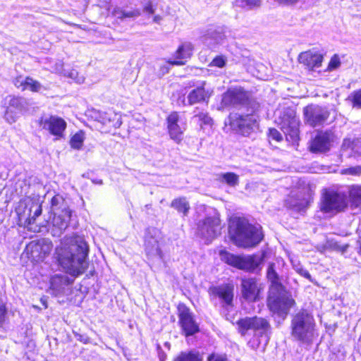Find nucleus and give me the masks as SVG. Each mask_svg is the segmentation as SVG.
Here are the masks:
<instances>
[{
	"label": "nucleus",
	"mask_w": 361,
	"mask_h": 361,
	"mask_svg": "<svg viewBox=\"0 0 361 361\" xmlns=\"http://www.w3.org/2000/svg\"><path fill=\"white\" fill-rule=\"evenodd\" d=\"M226 57L224 56H217L212 61L209 66L223 68L226 66Z\"/></svg>",
	"instance_id": "nucleus-43"
},
{
	"label": "nucleus",
	"mask_w": 361,
	"mask_h": 361,
	"mask_svg": "<svg viewBox=\"0 0 361 361\" xmlns=\"http://www.w3.org/2000/svg\"><path fill=\"white\" fill-rule=\"evenodd\" d=\"M221 104L222 107L238 106L246 105L247 109H252V111H257L259 104L255 99H249L247 93L241 88L228 90L222 95Z\"/></svg>",
	"instance_id": "nucleus-7"
},
{
	"label": "nucleus",
	"mask_w": 361,
	"mask_h": 361,
	"mask_svg": "<svg viewBox=\"0 0 361 361\" xmlns=\"http://www.w3.org/2000/svg\"><path fill=\"white\" fill-rule=\"evenodd\" d=\"M360 252L361 254V245H360Z\"/></svg>",
	"instance_id": "nucleus-55"
},
{
	"label": "nucleus",
	"mask_w": 361,
	"mask_h": 361,
	"mask_svg": "<svg viewBox=\"0 0 361 361\" xmlns=\"http://www.w3.org/2000/svg\"><path fill=\"white\" fill-rule=\"evenodd\" d=\"M25 90H29L34 92H39L46 88L37 80L30 77H26Z\"/></svg>",
	"instance_id": "nucleus-38"
},
{
	"label": "nucleus",
	"mask_w": 361,
	"mask_h": 361,
	"mask_svg": "<svg viewBox=\"0 0 361 361\" xmlns=\"http://www.w3.org/2000/svg\"><path fill=\"white\" fill-rule=\"evenodd\" d=\"M141 14L137 8L126 10L120 7H115L111 11V15L116 19L123 20L126 18H135Z\"/></svg>",
	"instance_id": "nucleus-30"
},
{
	"label": "nucleus",
	"mask_w": 361,
	"mask_h": 361,
	"mask_svg": "<svg viewBox=\"0 0 361 361\" xmlns=\"http://www.w3.org/2000/svg\"><path fill=\"white\" fill-rule=\"evenodd\" d=\"M167 129L171 140L180 143L186 130V122L177 111L171 112L166 118Z\"/></svg>",
	"instance_id": "nucleus-12"
},
{
	"label": "nucleus",
	"mask_w": 361,
	"mask_h": 361,
	"mask_svg": "<svg viewBox=\"0 0 361 361\" xmlns=\"http://www.w3.org/2000/svg\"><path fill=\"white\" fill-rule=\"evenodd\" d=\"M275 1L280 4H294V3H296L298 0H275Z\"/></svg>",
	"instance_id": "nucleus-52"
},
{
	"label": "nucleus",
	"mask_w": 361,
	"mask_h": 361,
	"mask_svg": "<svg viewBox=\"0 0 361 361\" xmlns=\"http://www.w3.org/2000/svg\"><path fill=\"white\" fill-rule=\"evenodd\" d=\"M315 321L305 310L296 313L291 321V335L298 341L309 344L315 335Z\"/></svg>",
	"instance_id": "nucleus-3"
},
{
	"label": "nucleus",
	"mask_w": 361,
	"mask_h": 361,
	"mask_svg": "<svg viewBox=\"0 0 361 361\" xmlns=\"http://www.w3.org/2000/svg\"><path fill=\"white\" fill-rule=\"evenodd\" d=\"M71 283V281L67 276L56 274L50 279L49 292L51 295L57 296L61 294L65 287Z\"/></svg>",
	"instance_id": "nucleus-27"
},
{
	"label": "nucleus",
	"mask_w": 361,
	"mask_h": 361,
	"mask_svg": "<svg viewBox=\"0 0 361 361\" xmlns=\"http://www.w3.org/2000/svg\"><path fill=\"white\" fill-rule=\"evenodd\" d=\"M206 86V81H202L195 89L189 92L187 99L190 105L200 102L207 103L209 102V98L213 94V90Z\"/></svg>",
	"instance_id": "nucleus-20"
},
{
	"label": "nucleus",
	"mask_w": 361,
	"mask_h": 361,
	"mask_svg": "<svg viewBox=\"0 0 361 361\" xmlns=\"http://www.w3.org/2000/svg\"><path fill=\"white\" fill-rule=\"evenodd\" d=\"M162 20V17L159 15L155 16L153 18V22L159 24Z\"/></svg>",
	"instance_id": "nucleus-53"
},
{
	"label": "nucleus",
	"mask_w": 361,
	"mask_h": 361,
	"mask_svg": "<svg viewBox=\"0 0 361 361\" xmlns=\"http://www.w3.org/2000/svg\"><path fill=\"white\" fill-rule=\"evenodd\" d=\"M332 141L331 134L327 132L318 133L312 140L310 150L313 152H325L329 151Z\"/></svg>",
	"instance_id": "nucleus-25"
},
{
	"label": "nucleus",
	"mask_w": 361,
	"mask_h": 361,
	"mask_svg": "<svg viewBox=\"0 0 361 361\" xmlns=\"http://www.w3.org/2000/svg\"><path fill=\"white\" fill-rule=\"evenodd\" d=\"M39 126L54 135L56 140L63 137L64 131L66 128V122L56 116H50L49 117H42L39 121Z\"/></svg>",
	"instance_id": "nucleus-15"
},
{
	"label": "nucleus",
	"mask_w": 361,
	"mask_h": 361,
	"mask_svg": "<svg viewBox=\"0 0 361 361\" xmlns=\"http://www.w3.org/2000/svg\"><path fill=\"white\" fill-rule=\"evenodd\" d=\"M80 341H83V338H80Z\"/></svg>",
	"instance_id": "nucleus-56"
},
{
	"label": "nucleus",
	"mask_w": 361,
	"mask_h": 361,
	"mask_svg": "<svg viewBox=\"0 0 361 361\" xmlns=\"http://www.w3.org/2000/svg\"><path fill=\"white\" fill-rule=\"evenodd\" d=\"M27 102L25 98L12 97L5 113V117L9 123L16 121L18 114L27 109Z\"/></svg>",
	"instance_id": "nucleus-21"
},
{
	"label": "nucleus",
	"mask_w": 361,
	"mask_h": 361,
	"mask_svg": "<svg viewBox=\"0 0 361 361\" xmlns=\"http://www.w3.org/2000/svg\"><path fill=\"white\" fill-rule=\"evenodd\" d=\"M207 361H227V360L223 355L213 353L208 357Z\"/></svg>",
	"instance_id": "nucleus-50"
},
{
	"label": "nucleus",
	"mask_w": 361,
	"mask_h": 361,
	"mask_svg": "<svg viewBox=\"0 0 361 361\" xmlns=\"http://www.w3.org/2000/svg\"><path fill=\"white\" fill-rule=\"evenodd\" d=\"M293 268L299 274L311 281L310 274L308 272L307 270L303 269L299 263L293 264Z\"/></svg>",
	"instance_id": "nucleus-45"
},
{
	"label": "nucleus",
	"mask_w": 361,
	"mask_h": 361,
	"mask_svg": "<svg viewBox=\"0 0 361 361\" xmlns=\"http://www.w3.org/2000/svg\"><path fill=\"white\" fill-rule=\"evenodd\" d=\"M229 233L236 243L243 247H255L264 238L260 225L250 224L246 220L240 218H234L231 220Z\"/></svg>",
	"instance_id": "nucleus-2"
},
{
	"label": "nucleus",
	"mask_w": 361,
	"mask_h": 361,
	"mask_svg": "<svg viewBox=\"0 0 361 361\" xmlns=\"http://www.w3.org/2000/svg\"><path fill=\"white\" fill-rule=\"evenodd\" d=\"M267 305L271 312L284 319L290 309L295 305V300L290 294L283 290H270Z\"/></svg>",
	"instance_id": "nucleus-5"
},
{
	"label": "nucleus",
	"mask_w": 361,
	"mask_h": 361,
	"mask_svg": "<svg viewBox=\"0 0 361 361\" xmlns=\"http://www.w3.org/2000/svg\"><path fill=\"white\" fill-rule=\"evenodd\" d=\"M145 247L148 255L161 257L159 247V233L156 229L148 230L145 237Z\"/></svg>",
	"instance_id": "nucleus-22"
},
{
	"label": "nucleus",
	"mask_w": 361,
	"mask_h": 361,
	"mask_svg": "<svg viewBox=\"0 0 361 361\" xmlns=\"http://www.w3.org/2000/svg\"><path fill=\"white\" fill-rule=\"evenodd\" d=\"M241 294L243 298L249 302L257 300L261 284L255 278H245L241 280Z\"/></svg>",
	"instance_id": "nucleus-19"
},
{
	"label": "nucleus",
	"mask_w": 361,
	"mask_h": 361,
	"mask_svg": "<svg viewBox=\"0 0 361 361\" xmlns=\"http://www.w3.org/2000/svg\"><path fill=\"white\" fill-rule=\"evenodd\" d=\"M25 80L26 78H23L22 75H19L14 78L13 84L16 87L21 88L22 90H24V87L25 86Z\"/></svg>",
	"instance_id": "nucleus-47"
},
{
	"label": "nucleus",
	"mask_w": 361,
	"mask_h": 361,
	"mask_svg": "<svg viewBox=\"0 0 361 361\" xmlns=\"http://www.w3.org/2000/svg\"><path fill=\"white\" fill-rule=\"evenodd\" d=\"M209 294L221 300L223 306L232 305L233 288L228 285H222L209 288Z\"/></svg>",
	"instance_id": "nucleus-24"
},
{
	"label": "nucleus",
	"mask_w": 361,
	"mask_h": 361,
	"mask_svg": "<svg viewBox=\"0 0 361 361\" xmlns=\"http://www.w3.org/2000/svg\"><path fill=\"white\" fill-rule=\"evenodd\" d=\"M347 101L350 102L352 106L355 109H361V89L353 91L347 97Z\"/></svg>",
	"instance_id": "nucleus-39"
},
{
	"label": "nucleus",
	"mask_w": 361,
	"mask_h": 361,
	"mask_svg": "<svg viewBox=\"0 0 361 361\" xmlns=\"http://www.w3.org/2000/svg\"><path fill=\"white\" fill-rule=\"evenodd\" d=\"M255 112H252V109H247V114L245 115L235 116L231 122V127L244 136L249 135L258 125V117Z\"/></svg>",
	"instance_id": "nucleus-9"
},
{
	"label": "nucleus",
	"mask_w": 361,
	"mask_h": 361,
	"mask_svg": "<svg viewBox=\"0 0 361 361\" xmlns=\"http://www.w3.org/2000/svg\"><path fill=\"white\" fill-rule=\"evenodd\" d=\"M171 207L183 216H187L190 209V203L185 197H180L173 200Z\"/></svg>",
	"instance_id": "nucleus-31"
},
{
	"label": "nucleus",
	"mask_w": 361,
	"mask_h": 361,
	"mask_svg": "<svg viewBox=\"0 0 361 361\" xmlns=\"http://www.w3.org/2000/svg\"><path fill=\"white\" fill-rule=\"evenodd\" d=\"M220 231V220L218 216H207L198 224L197 233L207 243L216 238Z\"/></svg>",
	"instance_id": "nucleus-11"
},
{
	"label": "nucleus",
	"mask_w": 361,
	"mask_h": 361,
	"mask_svg": "<svg viewBox=\"0 0 361 361\" xmlns=\"http://www.w3.org/2000/svg\"><path fill=\"white\" fill-rule=\"evenodd\" d=\"M80 341H83V338H80Z\"/></svg>",
	"instance_id": "nucleus-57"
},
{
	"label": "nucleus",
	"mask_w": 361,
	"mask_h": 361,
	"mask_svg": "<svg viewBox=\"0 0 361 361\" xmlns=\"http://www.w3.org/2000/svg\"><path fill=\"white\" fill-rule=\"evenodd\" d=\"M237 324L241 334L245 335L248 330H252L260 334H266L270 329L267 319L262 317H245L238 321Z\"/></svg>",
	"instance_id": "nucleus-13"
},
{
	"label": "nucleus",
	"mask_w": 361,
	"mask_h": 361,
	"mask_svg": "<svg viewBox=\"0 0 361 361\" xmlns=\"http://www.w3.org/2000/svg\"><path fill=\"white\" fill-rule=\"evenodd\" d=\"M85 139V132L83 130L78 131L71 137L69 142L71 147L76 150H80L83 146Z\"/></svg>",
	"instance_id": "nucleus-35"
},
{
	"label": "nucleus",
	"mask_w": 361,
	"mask_h": 361,
	"mask_svg": "<svg viewBox=\"0 0 361 361\" xmlns=\"http://www.w3.org/2000/svg\"><path fill=\"white\" fill-rule=\"evenodd\" d=\"M276 121L284 134L292 142L299 138V118L295 111L290 107L277 109L275 112Z\"/></svg>",
	"instance_id": "nucleus-4"
},
{
	"label": "nucleus",
	"mask_w": 361,
	"mask_h": 361,
	"mask_svg": "<svg viewBox=\"0 0 361 361\" xmlns=\"http://www.w3.org/2000/svg\"><path fill=\"white\" fill-rule=\"evenodd\" d=\"M342 152L346 156L358 157L361 156V137L355 139H344L342 147Z\"/></svg>",
	"instance_id": "nucleus-26"
},
{
	"label": "nucleus",
	"mask_w": 361,
	"mask_h": 361,
	"mask_svg": "<svg viewBox=\"0 0 361 361\" xmlns=\"http://www.w3.org/2000/svg\"><path fill=\"white\" fill-rule=\"evenodd\" d=\"M262 0H235L237 6L252 10L260 6Z\"/></svg>",
	"instance_id": "nucleus-40"
},
{
	"label": "nucleus",
	"mask_w": 361,
	"mask_h": 361,
	"mask_svg": "<svg viewBox=\"0 0 361 361\" xmlns=\"http://www.w3.org/2000/svg\"><path fill=\"white\" fill-rule=\"evenodd\" d=\"M192 119L199 123L202 128H203V125L211 126L212 124V119L209 116L208 113L205 111L200 110L199 108H195L193 111Z\"/></svg>",
	"instance_id": "nucleus-34"
},
{
	"label": "nucleus",
	"mask_w": 361,
	"mask_h": 361,
	"mask_svg": "<svg viewBox=\"0 0 361 361\" xmlns=\"http://www.w3.org/2000/svg\"><path fill=\"white\" fill-rule=\"evenodd\" d=\"M269 135L272 139H274L278 142L282 140V139H283V137H282V135L281 134V133L274 128L269 130Z\"/></svg>",
	"instance_id": "nucleus-48"
},
{
	"label": "nucleus",
	"mask_w": 361,
	"mask_h": 361,
	"mask_svg": "<svg viewBox=\"0 0 361 361\" xmlns=\"http://www.w3.org/2000/svg\"><path fill=\"white\" fill-rule=\"evenodd\" d=\"M88 254L87 242L82 236L78 235L65 236L55 250L59 264L73 276L81 275L86 271Z\"/></svg>",
	"instance_id": "nucleus-1"
},
{
	"label": "nucleus",
	"mask_w": 361,
	"mask_h": 361,
	"mask_svg": "<svg viewBox=\"0 0 361 361\" xmlns=\"http://www.w3.org/2000/svg\"><path fill=\"white\" fill-rule=\"evenodd\" d=\"M179 324L183 334L186 336L194 335L200 331L199 325L195 322L190 310L185 305H180L178 307Z\"/></svg>",
	"instance_id": "nucleus-16"
},
{
	"label": "nucleus",
	"mask_w": 361,
	"mask_h": 361,
	"mask_svg": "<svg viewBox=\"0 0 361 361\" xmlns=\"http://www.w3.org/2000/svg\"><path fill=\"white\" fill-rule=\"evenodd\" d=\"M220 257L228 264L248 271H255L263 261L260 255L237 256L226 251H221Z\"/></svg>",
	"instance_id": "nucleus-6"
},
{
	"label": "nucleus",
	"mask_w": 361,
	"mask_h": 361,
	"mask_svg": "<svg viewBox=\"0 0 361 361\" xmlns=\"http://www.w3.org/2000/svg\"><path fill=\"white\" fill-rule=\"evenodd\" d=\"M95 183H96L97 184H99V185H102V184L103 183L102 180H97V181H95Z\"/></svg>",
	"instance_id": "nucleus-54"
},
{
	"label": "nucleus",
	"mask_w": 361,
	"mask_h": 361,
	"mask_svg": "<svg viewBox=\"0 0 361 361\" xmlns=\"http://www.w3.org/2000/svg\"><path fill=\"white\" fill-rule=\"evenodd\" d=\"M341 173L345 175L360 176L361 166H355L343 169Z\"/></svg>",
	"instance_id": "nucleus-44"
},
{
	"label": "nucleus",
	"mask_w": 361,
	"mask_h": 361,
	"mask_svg": "<svg viewBox=\"0 0 361 361\" xmlns=\"http://www.w3.org/2000/svg\"><path fill=\"white\" fill-rule=\"evenodd\" d=\"M63 207L68 206L64 202V200L61 196L57 195L51 198V208L52 213H54L56 211H61V208Z\"/></svg>",
	"instance_id": "nucleus-41"
},
{
	"label": "nucleus",
	"mask_w": 361,
	"mask_h": 361,
	"mask_svg": "<svg viewBox=\"0 0 361 361\" xmlns=\"http://www.w3.org/2000/svg\"><path fill=\"white\" fill-rule=\"evenodd\" d=\"M349 197L353 205L358 207L361 204V186L354 185L349 189Z\"/></svg>",
	"instance_id": "nucleus-36"
},
{
	"label": "nucleus",
	"mask_w": 361,
	"mask_h": 361,
	"mask_svg": "<svg viewBox=\"0 0 361 361\" xmlns=\"http://www.w3.org/2000/svg\"><path fill=\"white\" fill-rule=\"evenodd\" d=\"M97 120L103 125L114 128H119L122 124L121 116L111 111L99 113Z\"/></svg>",
	"instance_id": "nucleus-28"
},
{
	"label": "nucleus",
	"mask_w": 361,
	"mask_h": 361,
	"mask_svg": "<svg viewBox=\"0 0 361 361\" xmlns=\"http://www.w3.org/2000/svg\"><path fill=\"white\" fill-rule=\"evenodd\" d=\"M16 212L21 221L28 226L35 223L37 216L42 213V207L39 202L30 197L20 200Z\"/></svg>",
	"instance_id": "nucleus-8"
},
{
	"label": "nucleus",
	"mask_w": 361,
	"mask_h": 361,
	"mask_svg": "<svg viewBox=\"0 0 361 361\" xmlns=\"http://www.w3.org/2000/svg\"><path fill=\"white\" fill-rule=\"evenodd\" d=\"M192 49L193 47L190 43H184L178 48L175 53L174 56L177 60H169L167 62L171 65H183L185 63L182 60L189 59L192 55Z\"/></svg>",
	"instance_id": "nucleus-29"
},
{
	"label": "nucleus",
	"mask_w": 361,
	"mask_h": 361,
	"mask_svg": "<svg viewBox=\"0 0 361 361\" xmlns=\"http://www.w3.org/2000/svg\"><path fill=\"white\" fill-rule=\"evenodd\" d=\"M51 242L45 239L32 241L25 248L28 257L35 262L42 261L51 252Z\"/></svg>",
	"instance_id": "nucleus-14"
},
{
	"label": "nucleus",
	"mask_w": 361,
	"mask_h": 361,
	"mask_svg": "<svg viewBox=\"0 0 361 361\" xmlns=\"http://www.w3.org/2000/svg\"><path fill=\"white\" fill-rule=\"evenodd\" d=\"M219 179L221 182L229 186L235 187L239 183V176L232 172L224 173L220 175Z\"/></svg>",
	"instance_id": "nucleus-37"
},
{
	"label": "nucleus",
	"mask_w": 361,
	"mask_h": 361,
	"mask_svg": "<svg viewBox=\"0 0 361 361\" xmlns=\"http://www.w3.org/2000/svg\"><path fill=\"white\" fill-rule=\"evenodd\" d=\"M304 114L307 122L314 127L324 123L329 116V113L326 108L317 105L305 107Z\"/></svg>",
	"instance_id": "nucleus-18"
},
{
	"label": "nucleus",
	"mask_w": 361,
	"mask_h": 361,
	"mask_svg": "<svg viewBox=\"0 0 361 361\" xmlns=\"http://www.w3.org/2000/svg\"><path fill=\"white\" fill-rule=\"evenodd\" d=\"M144 12L148 14H153L154 13V8H153L152 1H149L144 7Z\"/></svg>",
	"instance_id": "nucleus-51"
},
{
	"label": "nucleus",
	"mask_w": 361,
	"mask_h": 361,
	"mask_svg": "<svg viewBox=\"0 0 361 361\" xmlns=\"http://www.w3.org/2000/svg\"><path fill=\"white\" fill-rule=\"evenodd\" d=\"M64 76L71 78L77 83H82L85 81V78L82 75H80L78 72L75 69L70 71H63V73Z\"/></svg>",
	"instance_id": "nucleus-42"
},
{
	"label": "nucleus",
	"mask_w": 361,
	"mask_h": 361,
	"mask_svg": "<svg viewBox=\"0 0 361 361\" xmlns=\"http://www.w3.org/2000/svg\"><path fill=\"white\" fill-rule=\"evenodd\" d=\"M53 214L51 233L54 236H60L68 226L71 211L68 207H63L61 211H56Z\"/></svg>",
	"instance_id": "nucleus-17"
},
{
	"label": "nucleus",
	"mask_w": 361,
	"mask_h": 361,
	"mask_svg": "<svg viewBox=\"0 0 361 361\" xmlns=\"http://www.w3.org/2000/svg\"><path fill=\"white\" fill-rule=\"evenodd\" d=\"M346 206L344 195L334 191H326L321 201L320 209L326 213L338 212L343 210Z\"/></svg>",
	"instance_id": "nucleus-10"
},
{
	"label": "nucleus",
	"mask_w": 361,
	"mask_h": 361,
	"mask_svg": "<svg viewBox=\"0 0 361 361\" xmlns=\"http://www.w3.org/2000/svg\"><path fill=\"white\" fill-rule=\"evenodd\" d=\"M174 361H203L202 355L196 350L180 352Z\"/></svg>",
	"instance_id": "nucleus-33"
},
{
	"label": "nucleus",
	"mask_w": 361,
	"mask_h": 361,
	"mask_svg": "<svg viewBox=\"0 0 361 361\" xmlns=\"http://www.w3.org/2000/svg\"><path fill=\"white\" fill-rule=\"evenodd\" d=\"M274 266L275 265L273 263L269 264L267 271V279L271 283V290H282V286L281 284L279 275L274 269Z\"/></svg>",
	"instance_id": "nucleus-32"
},
{
	"label": "nucleus",
	"mask_w": 361,
	"mask_h": 361,
	"mask_svg": "<svg viewBox=\"0 0 361 361\" xmlns=\"http://www.w3.org/2000/svg\"><path fill=\"white\" fill-rule=\"evenodd\" d=\"M6 306L4 305H0V326L4 324L6 320Z\"/></svg>",
	"instance_id": "nucleus-49"
},
{
	"label": "nucleus",
	"mask_w": 361,
	"mask_h": 361,
	"mask_svg": "<svg viewBox=\"0 0 361 361\" xmlns=\"http://www.w3.org/2000/svg\"><path fill=\"white\" fill-rule=\"evenodd\" d=\"M341 66V61L338 55L335 54L330 60L328 69L333 71L338 68Z\"/></svg>",
	"instance_id": "nucleus-46"
},
{
	"label": "nucleus",
	"mask_w": 361,
	"mask_h": 361,
	"mask_svg": "<svg viewBox=\"0 0 361 361\" xmlns=\"http://www.w3.org/2000/svg\"><path fill=\"white\" fill-rule=\"evenodd\" d=\"M323 56L314 49L301 52L298 56V61L307 69L313 71L322 66Z\"/></svg>",
	"instance_id": "nucleus-23"
}]
</instances>
